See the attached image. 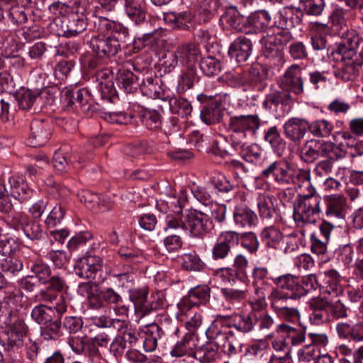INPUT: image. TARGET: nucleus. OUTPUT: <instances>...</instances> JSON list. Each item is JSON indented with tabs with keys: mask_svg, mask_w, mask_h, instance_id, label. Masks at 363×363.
<instances>
[{
	"mask_svg": "<svg viewBox=\"0 0 363 363\" xmlns=\"http://www.w3.org/2000/svg\"><path fill=\"white\" fill-rule=\"evenodd\" d=\"M361 38L354 32L337 44L332 54L339 62L334 70V76L343 82H353L360 74L363 66V56L358 52Z\"/></svg>",
	"mask_w": 363,
	"mask_h": 363,
	"instance_id": "f257e3e1",
	"label": "nucleus"
},
{
	"mask_svg": "<svg viewBox=\"0 0 363 363\" xmlns=\"http://www.w3.org/2000/svg\"><path fill=\"white\" fill-rule=\"evenodd\" d=\"M260 175L263 178L272 179L276 185L282 188L289 185L301 188L302 185L308 184L311 180L309 169H293L288 162L283 160L270 162L262 170Z\"/></svg>",
	"mask_w": 363,
	"mask_h": 363,
	"instance_id": "f03ea898",
	"label": "nucleus"
},
{
	"mask_svg": "<svg viewBox=\"0 0 363 363\" xmlns=\"http://www.w3.org/2000/svg\"><path fill=\"white\" fill-rule=\"evenodd\" d=\"M261 125L262 120L257 114L230 116L228 130L231 146L238 149L248 140L256 138Z\"/></svg>",
	"mask_w": 363,
	"mask_h": 363,
	"instance_id": "7ed1b4c3",
	"label": "nucleus"
},
{
	"mask_svg": "<svg viewBox=\"0 0 363 363\" xmlns=\"http://www.w3.org/2000/svg\"><path fill=\"white\" fill-rule=\"evenodd\" d=\"M307 185V194H298V198L294 203L293 218L296 223L303 225L315 221L314 216L322 212L321 197L312 186Z\"/></svg>",
	"mask_w": 363,
	"mask_h": 363,
	"instance_id": "20e7f679",
	"label": "nucleus"
},
{
	"mask_svg": "<svg viewBox=\"0 0 363 363\" xmlns=\"http://www.w3.org/2000/svg\"><path fill=\"white\" fill-rule=\"evenodd\" d=\"M228 318L216 317L206 331L207 339L220 346L223 352L229 357H233L239 354L241 350V344L236 339L233 331L225 329L223 325Z\"/></svg>",
	"mask_w": 363,
	"mask_h": 363,
	"instance_id": "39448f33",
	"label": "nucleus"
},
{
	"mask_svg": "<svg viewBox=\"0 0 363 363\" xmlns=\"http://www.w3.org/2000/svg\"><path fill=\"white\" fill-rule=\"evenodd\" d=\"M158 321L159 323L151 324L145 332L143 340L145 352H153L158 341L165 345L169 338L179 336V327L167 315H160Z\"/></svg>",
	"mask_w": 363,
	"mask_h": 363,
	"instance_id": "423d86ee",
	"label": "nucleus"
},
{
	"mask_svg": "<svg viewBox=\"0 0 363 363\" xmlns=\"http://www.w3.org/2000/svg\"><path fill=\"white\" fill-rule=\"evenodd\" d=\"M183 227L191 236L203 238L213 228V223L207 213L194 210L185 216Z\"/></svg>",
	"mask_w": 363,
	"mask_h": 363,
	"instance_id": "0eeeda50",
	"label": "nucleus"
},
{
	"mask_svg": "<svg viewBox=\"0 0 363 363\" xmlns=\"http://www.w3.org/2000/svg\"><path fill=\"white\" fill-rule=\"evenodd\" d=\"M276 288H273L268 296L273 299L277 294L284 299L298 300V277L288 273L272 279Z\"/></svg>",
	"mask_w": 363,
	"mask_h": 363,
	"instance_id": "6e6552de",
	"label": "nucleus"
},
{
	"mask_svg": "<svg viewBox=\"0 0 363 363\" xmlns=\"http://www.w3.org/2000/svg\"><path fill=\"white\" fill-rule=\"evenodd\" d=\"M239 242V234L235 231L222 232L212 247L213 259L216 261L227 259L233 248Z\"/></svg>",
	"mask_w": 363,
	"mask_h": 363,
	"instance_id": "1a4fd4ad",
	"label": "nucleus"
},
{
	"mask_svg": "<svg viewBox=\"0 0 363 363\" xmlns=\"http://www.w3.org/2000/svg\"><path fill=\"white\" fill-rule=\"evenodd\" d=\"M216 317L228 318L225 320V329L233 327L238 333L246 335L255 330L256 327V311L252 310L248 313H239L230 315H217Z\"/></svg>",
	"mask_w": 363,
	"mask_h": 363,
	"instance_id": "9d476101",
	"label": "nucleus"
},
{
	"mask_svg": "<svg viewBox=\"0 0 363 363\" xmlns=\"http://www.w3.org/2000/svg\"><path fill=\"white\" fill-rule=\"evenodd\" d=\"M90 48L99 57L116 55L121 50V44L113 35L93 36L89 42Z\"/></svg>",
	"mask_w": 363,
	"mask_h": 363,
	"instance_id": "9b49d317",
	"label": "nucleus"
},
{
	"mask_svg": "<svg viewBox=\"0 0 363 363\" xmlns=\"http://www.w3.org/2000/svg\"><path fill=\"white\" fill-rule=\"evenodd\" d=\"M335 329L340 339L355 343L363 342V321L356 323L339 322ZM356 355L358 359H363V345L358 348Z\"/></svg>",
	"mask_w": 363,
	"mask_h": 363,
	"instance_id": "f8f14e48",
	"label": "nucleus"
},
{
	"mask_svg": "<svg viewBox=\"0 0 363 363\" xmlns=\"http://www.w3.org/2000/svg\"><path fill=\"white\" fill-rule=\"evenodd\" d=\"M323 201L326 206L325 216L327 219L333 221H345L347 202L342 194L325 195L323 196Z\"/></svg>",
	"mask_w": 363,
	"mask_h": 363,
	"instance_id": "ddd939ff",
	"label": "nucleus"
},
{
	"mask_svg": "<svg viewBox=\"0 0 363 363\" xmlns=\"http://www.w3.org/2000/svg\"><path fill=\"white\" fill-rule=\"evenodd\" d=\"M199 339L194 332H188L173 346L170 354L174 357L188 356L194 357L196 350L199 347Z\"/></svg>",
	"mask_w": 363,
	"mask_h": 363,
	"instance_id": "4468645a",
	"label": "nucleus"
},
{
	"mask_svg": "<svg viewBox=\"0 0 363 363\" xmlns=\"http://www.w3.org/2000/svg\"><path fill=\"white\" fill-rule=\"evenodd\" d=\"M103 267L102 259L96 255H88L81 258L74 267L76 274L83 279H95Z\"/></svg>",
	"mask_w": 363,
	"mask_h": 363,
	"instance_id": "2eb2a0df",
	"label": "nucleus"
},
{
	"mask_svg": "<svg viewBox=\"0 0 363 363\" xmlns=\"http://www.w3.org/2000/svg\"><path fill=\"white\" fill-rule=\"evenodd\" d=\"M272 17L266 10H259L250 13L245 19V34H255L264 31L270 25Z\"/></svg>",
	"mask_w": 363,
	"mask_h": 363,
	"instance_id": "dca6fc26",
	"label": "nucleus"
},
{
	"mask_svg": "<svg viewBox=\"0 0 363 363\" xmlns=\"http://www.w3.org/2000/svg\"><path fill=\"white\" fill-rule=\"evenodd\" d=\"M269 271L266 267L256 266L252 269V284L257 299L259 301H264L267 291L271 287V284L269 282Z\"/></svg>",
	"mask_w": 363,
	"mask_h": 363,
	"instance_id": "f3484780",
	"label": "nucleus"
},
{
	"mask_svg": "<svg viewBox=\"0 0 363 363\" xmlns=\"http://www.w3.org/2000/svg\"><path fill=\"white\" fill-rule=\"evenodd\" d=\"M309 123L301 118H291L283 125L284 134L290 141L297 143L304 138L308 130Z\"/></svg>",
	"mask_w": 363,
	"mask_h": 363,
	"instance_id": "a211bd4d",
	"label": "nucleus"
},
{
	"mask_svg": "<svg viewBox=\"0 0 363 363\" xmlns=\"http://www.w3.org/2000/svg\"><path fill=\"white\" fill-rule=\"evenodd\" d=\"M72 148L68 145H64L57 150L52 158L53 166L61 173L67 172L70 170L75 162L81 163L79 158L74 155Z\"/></svg>",
	"mask_w": 363,
	"mask_h": 363,
	"instance_id": "6ab92c4d",
	"label": "nucleus"
},
{
	"mask_svg": "<svg viewBox=\"0 0 363 363\" xmlns=\"http://www.w3.org/2000/svg\"><path fill=\"white\" fill-rule=\"evenodd\" d=\"M113 282L119 288H128L134 284L137 275L131 264L116 265L110 271Z\"/></svg>",
	"mask_w": 363,
	"mask_h": 363,
	"instance_id": "aec40b11",
	"label": "nucleus"
},
{
	"mask_svg": "<svg viewBox=\"0 0 363 363\" xmlns=\"http://www.w3.org/2000/svg\"><path fill=\"white\" fill-rule=\"evenodd\" d=\"M281 84L287 91L296 94H301L303 91V81L300 66L293 65L289 67L281 79Z\"/></svg>",
	"mask_w": 363,
	"mask_h": 363,
	"instance_id": "412c9836",
	"label": "nucleus"
},
{
	"mask_svg": "<svg viewBox=\"0 0 363 363\" xmlns=\"http://www.w3.org/2000/svg\"><path fill=\"white\" fill-rule=\"evenodd\" d=\"M50 134L49 123L43 120H33L30 123V135L28 142L33 147H40L48 141Z\"/></svg>",
	"mask_w": 363,
	"mask_h": 363,
	"instance_id": "4be33fe9",
	"label": "nucleus"
},
{
	"mask_svg": "<svg viewBox=\"0 0 363 363\" xmlns=\"http://www.w3.org/2000/svg\"><path fill=\"white\" fill-rule=\"evenodd\" d=\"M252 46L250 39L244 35L239 36L231 43L228 55L238 63L246 62L252 53Z\"/></svg>",
	"mask_w": 363,
	"mask_h": 363,
	"instance_id": "5701e85b",
	"label": "nucleus"
},
{
	"mask_svg": "<svg viewBox=\"0 0 363 363\" xmlns=\"http://www.w3.org/2000/svg\"><path fill=\"white\" fill-rule=\"evenodd\" d=\"M311 311L309 321L312 325H319L328 320L329 302L320 297L311 298L308 302Z\"/></svg>",
	"mask_w": 363,
	"mask_h": 363,
	"instance_id": "b1692460",
	"label": "nucleus"
},
{
	"mask_svg": "<svg viewBox=\"0 0 363 363\" xmlns=\"http://www.w3.org/2000/svg\"><path fill=\"white\" fill-rule=\"evenodd\" d=\"M11 196L23 203L34 197L35 192L22 177H11L9 179Z\"/></svg>",
	"mask_w": 363,
	"mask_h": 363,
	"instance_id": "393cba45",
	"label": "nucleus"
},
{
	"mask_svg": "<svg viewBox=\"0 0 363 363\" xmlns=\"http://www.w3.org/2000/svg\"><path fill=\"white\" fill-rule=\"evenodd\" d=\"M269 300L272 308L281 319L290 323L299 320L301 314L298 308L284 306L288 299H284L283 296L277 294L273 299Z\"/></svg>",
	"mask_w": 363,
	"mask_h": 363,
	"instance_id": "a878e982",
	"label": "nucleus"
},
{
	"mask_svg": "<svg viewBox=\"0 0 363 363\" xmlns=\"http://www.w3.org/2000/svg\"><path fill=\"white\" fill-rule=\"evenodd\" d=\"M147 288H135L129 290V300L133 303L135 313L140 317L148 314V296Z\"/></svg>",
	"mask_w": 363,
	"mask_h": 363,
	"instance_id": "bb28decb",
	"label": "nucleus"
},
{
	"mask_svg": "<svg viewBox=\"0 0 363 363\" xmlns=\"http://www.w3.org/2000/svg\"><path fill=\"white\" fill-rule=\"evenodd\" d=\"M233 220L238 228H249L256 224L257 217L249 207L240 205L234 209Z\"/></svg>",
	"mask_w": 363,
	"mask_h": 363,
	"instance_id": "cd10ccee",
	"label": "nucleus"
},
{
	"mask_svg": "<svg viewBox=\"0 0 363 363\" xmlns=\"http://www.w3.org/2000/svg\"><path fill=\"white\" fill-rule=\"evenodd\" d=\"M125 11L135 24L145 21L146 8L143 0H124Z\"/></svg>",
	"mask_w": 363,
	"mask_h": 363,
	"instance_id": "c85d7f7f",
	"label": "nucleus"
},
{
	"mask_svg": "<svg viewBox=\"0 0 363 363\" xmlns=\"http://www.w3.org/2000/svg\"><path fill=\"white\" fill-rule=\"evenodd\" d=\"M291 102V96L284 91L271 90L265 96L262 106L266 110L277 111L279 105L286 106Z\"/></svg>",
	"mask_w": 363,
	"mask_h": 363,
	"instance_id": "c756f323",
	"label": "nucleus"
},
{
	"mask_svg": "<svg viewBox=\"0 0 363 363\" xmlns=\"http://www.w3.org/2000/svg\"><path fill=\"white\" fill-rule=\"evenodd\" d=\"M277 332L285 336L286 339L290 341L291 346L300 345L306 340L305 330L296 328L287 323L277 325Z\"/></svg>",
	"mask_w": 363,
	"mask_h": 363,
	"instance_id": "7c9ffc66",
	"label": "nucleus"
},
{
	"mask_svg": "<svg viewBox=\"0 0 363 363\" xmlns=\"http://www.w3.org/2000/svg\"><path fill=\"white\" fill-rule=\"evenodd\" d=\"M98 306L94 309L104 308L106 306H116L123 302L122 296L111 287L100 289L96 298Z\"/></svg>",
	"mask_w": 363,
	"mask_h": 363,
	"instance_id": "2f4dec72",
	"label": "nucleus"
},
{
	"mask_svg": "<svg viewBox=\"0 0 363 363\" xmlns=\"http://www.w3.org/2000/svg\"><path fill=\"white\" fill-rule=\"evenodd\" d=\"M57 314L55 318L40 327V337L45 340H56L62 335V316Z\"/></svg>",
	"mask_w": 363,
	"mask_h": 363,
	"instance_id": "473e14b6",
	"label": "nucleus"
},
{
	"mask_svg": "<svg viewBox=\"0 0 363 363\" xmlns=\"http://www.w3.org/2000/svg\"><path fill=\"white\" fill-rule=\"evenodd\" d=\"M225 110L218 102H211L204 107L200 113L201 119L206 124L210 125L221 121L225 115Z\"/></svg>",
	"mask_w": 363,
	"mask_h": 363,
	"instance_id": "72a5a7b5",
	"label": "nucleus"
},
{
	"mask_svg": "<svg viewBox=\"0 0 363 363\" xmlns=\"http://www.w3.org/2000/svg\"><path fill=\"white\" fill-rule=\"evenodd\" d=\"M87 22L84 16L73 14L69 17L65 24L62 26L63 35L71 38L82 33L86 28Z\"/></svg>",
	"mask_w": 363,
	"mask_h": 363,
	"instance_id": "f704fd0d",
	"label": "nucleus"
},
{
	"mask_svg": "<svg viewBox=\"0 0 363 363\" xmlns=\"http://www.w3.org/2000/svg\"><path fill=\"white\" fill-rule=\"evenodd\" d=\"M264 140L270 145L277 155H283L286 147V143L281 136L277 126H272L265 130Z\"/></svg>",
	"mask_w": 363,
	"mask_h": 363,
	"instance_id": "c9c22d12",
	"label": "nucleus"
},
{
	"mask_svg": "<svg viewBox=\"0 0 363 363\" xmlns=\"http://www.w3.org/2000/svg\"><path fill=\"white\" fill-rule=\"evenodd\" d=\"M301 22V15L296 12V9L284 8L279 13V20L275 22V27L289 30L291 28L299 25Z\"/></svg>",
	"mask_w": 363,
	"mask_h": 363,
	"instance_id": "e433bc0d",
	"label": "nucleus"
},
{
	"mask_svg": "<svg viewBox=\"0 0 363 363\" xmlns=\"http://www.w3.org/2000/svg\"><path fill=\"white\" fill-rule=\"evenodd\" d=\"M36 298L40 302L52 303L55 301V305L53 308L57 314H64L67 310V301L62 295H57L48 290L43 289L38 292L36 295Z\"/></svg>",
	"mask_w": 363,
	"mask_h": 363,
	"instance_id": "4c0bfd02",
	"label": "nucleus"
},
{
	"mask_svg": "<svg viewBox=\"0 0 363 363\" xmlns=\"http://www.w3.org/2000/svg\"><path fill=\"white\" fill-rule=\"evenodd\" d=\"M84 93L86 94V91L77 88L65 87L61 91V99L67 108H72L75 104L82 107L87 101Z\"/></svg>",
	"mask_w": 363,
	"mask_h": 363,
	"instance_id": "58836bf2",
	"label": "nucleus"
},
{
	"mask_svg": "<svg viewBox=\"0 0 363 363\" xmlns=\"http://www.w3.org/2000/svg\"><path fill=\"white\" fill-rule=\"evenodd\" d=\"M260 43L262 45L263 55L267 58L274 61H279L281 59L283 49L273 40L272 36L267 34L260 39Z\"/></svg>",
	"mask_w": 363,
	"mask_h": 363,
	"instance_id": "ea45409f",
	"label": "nucleus"
},
{
	"mask_svg": "<svg viewBox=\"0 0 363 363\" xmlns=\"http://www.w3.org/2000/svg\"><path fill=\"white\" fill-rule=\"evenodd\" d=\"M32 319L39 325H43L56 318L57 313L52 306L38 304L31 311Z\"/></svg>",
	"mask_w": 363,
	"mask_h": 363,
	"instance_id": "a19ab883",
	"label": "nucleus"
},
{
	"mask_svg": "<svg viewBox=\"0 0 363 363\" xmlns=\"http://www.w3.org/2000/svg\"><path fill=\"white\" fill-rule=\"evenodd\" d=\"M118 86L126 93H131L136 89L138 78L134 74L125 68L118 69L116 78Z\"/></svg>",
	"mask_w": 363,
	"mask_h": 363,
	"instance_id": "79ce46f5",
	"label": "nucleus"
},
{
	"mask_svg": "<svg viewBox=\"0 0 363 363\" xmlns=\"http://www.w3.org/2000/svg\"><path fill=\"white\" fill-rule=\"evenodd\" d=\"M175 51L182 64L196 61L201 54L199 47L191 43L179 45Z\"/></svg>",
	"mask_w": 363,
	"mask_h": 363,
	"instance_id": "37998d69",
	"label": "nucleus"
},
{
	"mask_svg": "<svg viewBox=\"0 0 363 363\" xmlns=\"http://www.w3.org/2000/svg\"><path fill=\"white\" fill-rule=\"evenodd\" d=\"M68 343L75 354H83L86 357L90 355V353L96 347L91 340L86 336L72 337L69 340Z\"/></svg>",
	"mask_w": 363,
	"mask_h": 363,
	"instance_id": "c03bdc74",
	"label": "nucleus"
},
{
	"mask_svg": "<svg viewBox=\"0 0 363 363\" xmlns=\"http://www.w3.org/2000/svg\"><path fill=\"white\" fill-rule=\"evenodd\" d=\"M262 242L269 247L278 249L284 239L283 233L274 226L264 228L260 234Z\"/></svg>",
	"mask_w": 363,
	"mask_h": 363,
	"instance_id": "a18cd8bd",
	"label": "nucleus"
},
{
	"mask_svg": "<svg viewBox=\"0 0 363 363\" xmlns=\"http://www.w3.org/2000/svg\"><path fill=\"white\" fill-rule=\"evenodd\" d=\"M222 20L233 29L244 33L245 20L243 19L235 6L228 7L222 16Z\"/></svg>",
	"mask_w": 363,
	"mask_h": 363,
	"instance_id": "49530a36",
	"label": "nucleus"
},
{
	"mask_svg": "<svg viewBox=\"0 0 363 363\" xmlns=\"http://www.w3.org/2000/svg\"><path fill=\"white\" fill-rule=\"evenodd\" d=\"M319 157H328V160L336 161L345 157V152L330 141H318Z\"/></svg>",
	"mask_w": 363,
	"mask_h": 363,
	"instance_id": "de8ad7c7",
	"label": "nucleus"
},
{
	"mask_svg": "<svg viewBox=\"0 0 363 363\" xmlns=\"http://www.w3.org/2000/svg\"><path fill=\"white\" fill-rule=\"evenodd\" d=\"M99 287L97 284L91 282L80 283L78 285L77 293L84 297H86L89 306L91 308L98 306L99 301L96 298L99 293Z\"/></svg>",
	"mask_w": 363,
	"mask_h": 363,
	"instance_id": "09e8293b",
	"label": "nucleus"
},
{
	"mask_svg": "<svg viewBox=\"0 0 363 363\" xmlns=\"http://www.w3.org/2000/svg\"><path fill=\"white\" fill-rule=\"evenodd\" d=\"M334 130V125L326 119H319L309 123L308 130L316 138H328Z\"/></svg>",
	"mask_w": 363,
	"mask_h": 363,
	"instance_id": "8fccbe9b",
	"label": "nucleus"
},
{
	"mask_svg": "<svg viewBox=\"0 0 363 363\" xmlns=\"http://www.w3.org/2000/svg\"><path fill=\"white\" fill-rule=\"evenodd\" d=\"M164 100L169 101V108L172 113L182 117H186L191 114L192 108L190 103L183 99L167 96Z\"/></svg>",
	"mask_w": 363,
	"mask_h": 363,
	"instance_id": "3c124183",
	"label": "nucleus"
},
{
	"mask_svg": "<svg viewBox=\"0 0 363 363\" xmlns=\"http://www.w3.org/2000/svg\"><path fill=\"white\" fill-rule=\"evenodd\" d=\"M318 140H307L301 147L300 158L306 163H312L319 158Z\"/></svg>",
	"mask_w": 363,
	"mask_h": 363,
	"instance_id": "603ef678",
	"label": "nucleus"
},
{
	"mask_svg": "<svg viewBox=\"0 0 363 363\" xmlns=\"http://www.w3.org/2000/svg\"><path fill=\"white\" fill-rule=\"evenodd\" d=\"M324 6L323 0H300L296 11L300 13L301 16L303 13L307 15L318 16L323 12Z\"/></svg>",
	"mask_w": 363,
	"mask_h": 363,
	"instance_id": "864d4df0",
	"label": "nucleus"
},
{
	"mask_svg": "<svg viewBox=\"0 0 363 363\" xmlns=\"http://www.w3.org/2000/svg\"><path fill=\"white\" fill-rule=\"evenodd\" d=\"M268 350V343L266 341L259 340L247 347L244 357L247 360H259L267 354Z\"/></svg>",
	"mask_w": 363,
	"mask_h": 363,
	"instance_id": "5fc2aeb1",
	"label": "nucleus"
},
{
	"mask_svg": "<svg viewBox=\"0 0 363 363\" xmlns=\"http://www.w3.org/2000/svg\"><path fill=\"white\" fill-rule=\"evenodd\" d=\"M40 97V92L30 89H21L16 95V99L20 108L28 110Z\"/></svg>",
	"mask_w": 363,
	"mask_h": 363,
	"instance_id": "6e6d98bb",
	"label": "nucleus"
},
{
	"mask_svg": "<svg viewBox=\"0 0 363 363\" xmlns=\"http://www.w3.org/2000/svg\"><path fill=\"white\" fill-rule=\"evenodd\" d=\"M257 206L261 218L271 220L276 214L274 198L269 196H263L258 199Z\"/></svg>",
	"mask_w": 363,
	"mask_h": 363,
	"instance_id": "4d7b16f0",
	"label": "nucleus"
},
{
	"mask_svg": "<svg viewBox=\"0 0 363 363\" xmlns=\"http://www.w3.org/2000/svg\"><path fill=\"white\" fill-rule=\"evenodd\" d=\"M0 268L8 276H15L22 271L23 262L16 257L9 256L1 260Z\"/></svg>",
	"mask_w": 363,
	"mask_h": 363,
	"instance_id": "13d9d810",
	"label": "nucleus"
},
{
	"mask_svg": "<svg viewBox=\"0 0 363 363\" xmlns=\"http://www.w3.org/2000/svg\"><path fill=\"white\" fill-rule=\"evenodd\" d=\"M248 259L242 254L237 255L233 260L232 267H225L223 271L231 277H241L246 275V269L248 267Z\"/></svg>",
	"mask_w": 363,
	"mask_h": 363,
	"instance_id": "bf43d9fd",
	"label": "nucleus"
},
{
	"mask_svg": "<svg viewBox=\"0 0 363 363\" xmlns=\"http://www.w3.org/2000/svg\"><path fill=\"white\" fill-rule=\"evenodd\" d=\"M318 286L319 283L315 274L298 277L299 299L311 291L316 290Z\"/></svg>",
	"mask_w": 363,
	"mask_h": 363,
	"instance_id": "052dcab7",
	"label": "nucleus"
},
{
	"mask_svg": "<svg viewBox=\"0 0 363 363\" xmlns=\"http://www.w3.org/2000/svg\"><path fill=\"white\" fill-rule=\"evenodd\" d=\"M320 348L308 344L301 347L297 351V359L299 363H315L320 354Z\"/></svg>",
	"mask_w": 363,
	"mask_h": 363,
	"instance_id": "680f3d73",
	"label": "nucleus"
},
{
	"mask_svg": "<svg viewBox=\"0 0 363 363\" xmlns=\"http://www.w3.org/2000/svg\"><path fill=\"white\" fill-rule=\"evenodd\" d=\"M216 11V2L214 0L202 1L198 11V21L203 23L209 21L215 15Z\"/></svg>",
	"mask_w": 363,
	"mask_h": 363,
	"instance_id": "e2e57ef3",
	"label": "nucleus"
},
{
	"mask_svg": "<svg viewBox=\"0 0 363 363\" xmlns=\"http://www.w3.org/2000/svg\"><path fill=\"white\" fill-rule=\"evenodd\" d=\"M167 18L171 21L175 28L182 30L189 28V23L192 19V15L189 11L170 12Z\"/></svg>",
	"mask_w": 363,
	"mask_h": 363,
	"instance_id": "0e129e2a",
	"label": "nucleus"
},
{
	"mask_svg": "<svg viewBox=\"0 0 363 363\" xmlns=\"http://www.w3.org/2000/svg\"><path fill=\"white\" fill-rule=\"evenodd\" d=\"M235 150H240L242 157L249 162H255L259 159L263 152L258 145L255 143L247 145V142L242 147Z\"/></svg>",
	"mask_w": 363,
	"mask_h": 363,
	"instance_id": "69168bd1",
	"label": "nucleus"
},
{
	"mask_svg": "<svg viewBox=\"0 0 363 363\" xmlns=\"http://www.w3.org/2000/svg\"><path fill=\"white\" fill-rule=\"evenodd\" d=\"M200 69L207 76L216 75L221 71L220 62L211 56L203 57L200 62Z\"/></svg>",
	"mask_w": 363,
	"mask_h": 363,
	"instance_id": "338daca9",
	"label": "nucleus"
},
{
	"mask_svg": "<svg viewBox=\"0 0 363 363\" xmlns=\"http://www.w3.org/2000/svg\"><path fill=\"white\" fill-rule=\"evenodd\" d=\"M40 354L44 357V363H65L64 354L59 350H50L47 345H42Z\"/></svg>",
	"mask_w": 363,
	"mask_h": 363,
	"instance_id": "774afa93",
	"label": "nucleus"
}]
</instances>
